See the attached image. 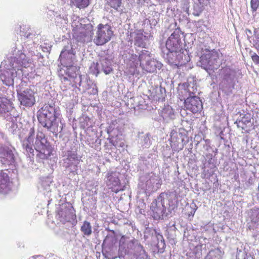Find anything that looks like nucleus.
I'll use <instances>...</instances> for the list:
<instances>
[{
    "instance_id": "1",
    "label": "nucleus",
    "mask_w": 259,
    "mask_h": 259,
    "mask_svg": "<svg viewBox=\"0 0 259 259\" xmlns=\"http://www.w3.org/2000/svg\"><path fill=\"white\" fill-rule=\"evenodd\" d=\"M129 61L130 68L133 69L130 71L131 75H134L137 72L138 64L145 73H153L156 70V61L148 51L143 50L138 55L132 54Z\"/></svg>"
},
{
    "instance_id": "10",
    "label": "nucleus",
    "mask_w": 259,
    "mask_h": 259,
    "mask_svg": "<svg viewBox=\"0 0 259 259\" xmlns=\"http://www.w3.org/2000/svg\"><path fill=\"white\" fill-rule=\"evenodd\" d=\"M165 46L168 51L184 50L179 30H175L170 35L166 40Z\"/></svg>"
},
{
    "instance_id": "28",
    "label": "nucleus",
    "mask_w": 259,
    "mask_h": 259,
    "mask_svg": "<svg viewBox=\"0 0 259 259\" xmlns=\"http://www.w3.org/2000/svg\"><path fill=\"white\" fill-rule=\"evenodd\" d=\"M245 33L247 36L248 38H250L252 36V31L249 29H246L245 30Z\"/></svg>"
},
{
    "instance_id": "2",
    "label": "nucleus",
    "mask_w": 259,
    "mask_h": 259,
    "mask_svg": "<svg viewBox=\"0 0 259 259\" xmlns=\"http://www.w3.org/2000/svg\"><path fill=\"white\" fill-rule=\"evenodd\" d=\"M57 118V111L53 106L45 104L38 111L37 119L40 124L53 133L58 132Z\"/></svg>"
},
{
    "instance_id": "13",
    "label": "nucleus",
    "mask_w": 259,
    "mask_h": 259,
    "mask_svg": "<svg viewBox=\"0 0 259 259\" xmlns=\"http://www.w3.org/2000/svg\"><path fill=\"white\" fill-rule=\"evenodd\" d=\"M106 184L109 189L115 193L123 190L121 189V183L119 178L113 172L108 173Z\"/></svg>"
},
{
    "instance_id": "35",
    "label": "nucleus",
    "mask_w": 259,
    "mask_h": 259,
    "mask_svg": "<svg viewBox=\"0 0 259 259\" xmlns=\"http://www.w3.org/2000/svg\"><path fill=\"white\" fill-rule=\"evenodd\" d=\"M124 146V143L123 142L120 143L119 145V147H123Z\"/></svg>"
},
{
    "instance_id": "26",
    "label": "nucleus",
    "mask_w": 259,
    "mask_h": 259,
    "mask_svg": "<svg viewBox=\"0 0 259 259\" xmlns=\"http://www.w3.org/2000/svg\"><path fill=\"white\" fill-rule=\"evenodd\" d=\"M35 130L33 127L30 128L29 133V136L26 140L31 142H33V136H34Z\"/></svg>"
},
{
    "instance_id": "36",
    "label": "nucleus",
    "mask_w": 259,
    "mask_h": 259,
    "mask_svg": "<svg viewBox=\"0 0 259 259\" xmlns=\"http://www.w3.org/2000/svg\"><path fill=\"white\" fill-rule=\"evenodd\" d=\"M70 157H71V158H72L73 159H75V158H76V155H74H74H71V156H70Z\"/></svg>"
},
{
    "instance_id": "29",
    "label": "nucleus",
    "mask_w": 259,
    "mask_h": 259,
    "mask_svg": "<svg viewBox=\"0 0 259 259\" xmlns=\"http://www.w3.org/2000/svg\"><path fill=\"white\" fill-rule=\"evenodd\" d=\"M112 71V69L110 67L104 69V72L106 74H108Z\"/></svg>"
},
{
    "instance_id": "24",
    "label": "nucleus",
    "mask_w": 259,
    "mask_h": 259,
    "mask_svg": "<svg viewBox=\"0 0 259 259\" xmlns=\"http://www.w3.org/2000/svg\"><path fill=\"white\" fill-rule=\"evenodd\" d=\"M232 70L230 68H225L223 70V78L224 81H228V79L231 75Z\"/></svg>"
},
{
    "instance_id": "5",
    "label": "nucleus",
    "mask_w": 259,
    "mask_h": 259,
    "mask_svg": "<svg viewBox=\"0 0 259 259\" xmlns=\"http://www.w3.org/2000/svg\"><path fill=\"white\" fill-rule=\"evenodd\" d=\"M219 54L214 50H208L200 58V66L207 72L213 71L219 66L218 61Z\"/></svg>"
},
{
    "instance_id": "14",
    "label": "nucleus",
    "mask_w": 259,
    "mask_h": 259,
    "mask_svg": "<svg viewBox=\"0 0 259 259\" xmlns=\"http://www.w3.org/2000/svg\"><path fill=\"white\" fill-rule=\"evenodd\" d=\"M12 182L9 175L3 170L0 171V192H6L10 189Z\"/></svg>"
},
{
    "instance_id": "4",
    "label": "nucleus",
    "mask_w": 259,
    "mask_h": 259,
    "mask_svg": "<svg viewBox=\"0 0 259 259\" xmlns=\"http://www.w3.org/2000/svg\"><path fill=\"white\" fill-rule=\"evenodd\" d=\"M17 75V71L12 61L3 62L0 66V79L7 86L13 85L14 78Z\"/></svg>"
},
{
    "instance_id": "32",
    "label": "nucleus",
    "mask_w": 259,
    "mask_h": 259,
    "mask_svg": "<svg viewBox=\"0 0 259 259\" xmlns=\"http://www.w3.org/2000/svg\"><path fill=\"white\" fill-rule=\"evenodd\" d=\"M254 35H256V34L257 35H259V28H256L254 29Z\"/></svg>"
},
{
    "instance_id": "3",
    "label": "nucleus",
    "mask_w": 259,
    "mask_h": 259,
    "mask_svg": "<svg viewBox=\"0 0 259 259\" xmlns=\"http://www.w3.org/2000/svg\"><path fill=\"white\" fill-rule=\"evenodd\" d=\"M34 147L38 152L37 156L42 159H47L53 151V148L42 132L37 134Z\"/></svg>"
},
{
    "instance_id": "23",
    "label": "nucleus",
    "mask_w": 259,
    "mask_h": 259,
    "mask_svg": "<svg viewBox=\"0 0 259 259\" xmlns=\"http://www.w3.org/2000/svg\"><path fill=\"white\" fill-rule=\"evenodd\" d=\"M250 7L251 11L253 13L255 12L259 8V0H251Z\"/></svg>"
},
{
    "instance_id": "11",
    "label": "nucleus",
    "mask_w": 259,
    "mask_h": 259,
    "mask_svg": "<svg viewBox=\"0 0 259 259\" xmlns=\"http://www.w3.org/2000/svg\"><path fill=\"white\" fill-rule=\"evenodd\" d=\"M184 106L187 110L194 113L201 111L202 104L200 99L196 96L187 98L184 102Z\"/></svg>"
},
{
    "instance_id": "19",
    "label": "nucleus",
    "mask_w": 259,
    "mask_h": 259,
    "mask_svg": "<svg viewBox=\"0 0 259 259\" xmlns=\"http://www.w3.org/2000/svg\"><path fill=\"white\" fill-rule=\"evenodd\" d=\"M80 231L85 236H89L92 233V228L91 223L87 221L83 222L80 227Z\"/></svg>"
},
{
    "instance_id": "34",
    "label": "nucleus",
    "mask_w": 259,
    "mask_h": 259,
    "mask_svg": "<svg viewBox=\"0 0 259 259\" xmlns=\"http://www.w3.org/2000/svg\"><path fill=\"white\" fill-rule=\"evenodd\" d=\"M220 89H222L223 90H224V87L223 82L220 83Z\"/></svg>"
},
{
    "instance_id": "16",
    "label": "nucleus",
    "mask_w": 259,
    "mask_h": 259,
    "mask_svg": "<svg viewBox=\"0 0 259 259\" xmlns=\"http://www.w3.org/2000/svg\"><path fill=\"white\" fill-rule=\"evenodd\" d=\"M93 34L92 29L81 27L79 28V32L76 33V38L78 41H85L87 40L91 39Z\"/></svg>"
},
{
    "instance_id": "9",
    "label": "nucleus",
    "mask_w": 259,
    "mask_h": 259,
    "mask_svg": "<svg viewBox=\"0 0 259 259\" xmlns=\"http://www.w3.org/2000/svg\"><path fill=\"white\" fill-rule=\"evenodd\" d=\"M17 94L18 100L21 105L30 107L35 104V93L31 89H26L24 91L17 90Z\"/></svg>"
},
{
    "instance_id": "30",
    "label": "nucleus",
    "mask_w": 259,
    "mask_h": 259,
    "mask_svg": "<svg viewBox=\"0 0 259 259\" xmlns=\"http://www.w3.org/2000/svg\"><path fill=\"white\" fill-rule=\"evenodd\" d=\"M155 236L157 237V239H163V236L159 233L157 232L155 230H154Z\"/></svg>"
},
{
    "instance_id": "18",
    "label": "nucleus",
    "mask_w": 259,
    "mask_h": 259,
    "mask_svg": "<svg viewBox=\"0 0 259 259\" xmlns=\"http://www.w3.org/2000/svg\"><path fill=\"white\" fill-rule=\"evenodd\" d=\"M14 160V155L11 151H6L0 156V161L5 165H10Z\"/></svg>"
},
{
    "instance_id": "20",
    "label": "nucleus",
    "mask_w": 259,
    "mask_h": 259,
    "mask_svg": "<svg viewBox=\"0 0 259 259\" xmlns=\"http://www.w3.org/2000/svg\"><path fill=\"white\" fill-rule=\"evenodd\" d=\"M71 5L75 6L79 9H83L87 7L89 4V0H71Z\"/></svg>"
},
{
    "instance_id": "27",
    "label": "nucleus",
    "mask_w": 259,
    "mask_h": 259,
    "mask_svg": "<svg viewBox=\"0 0 259 259\" xmlns=\"http://www.w3.org/2000/svg\"><path fill=\"white\" fill-rule=\"evenodd\" d=\"M252 60L256 64L259 65V56L254 53L251 56Z\"/></svg>"
},
{
    "instance_id": "12",
    "label": "nucleus",
    "mask_w": 259,
    "mask_h": 259,
    "mask_svg": "<svg viewBox=\"0 0 259 259\" xmlns=\"http://www.w3.org/2000/svg\"><path fill=\"white\" fill-rule=\"evenodd\" d=\"M185 136L183 134L172 133L170 136V146L175 150L179 151L184 148L186 143L184 142V137Z\"/></svg>"
},
{
    "instance_id": "15",
    "label": "nucleus",
    "mask_w": 259,
    "mask_h": 259,
    "mask_svg": "<svg viewBox=\"0 0 259 259\" xmlns=\"http://www.w3.org/2000/svg\"><path fill=\"white\" fill-rule=\"evenodd\" d=\"M13 109L12 102L9 99L0 98V114L4 115L11 112Z\"/></svg>"
},
{
    "instance_id": "21",
    "label": "nucleus",
    "mask_w": 259,
    "mask_h": 259,
    "mask_svg": "<svg viewBox=\"0 0 259 259\" xmlns=\"http://www.w3.org/2000/svg\"><path fill=\"white\" fill-rule=\"evenodd\" d=\"M33 143V142H31L27 140L23 142V148L28 153L32 154L34 152L33 149L32 148Z\"/></svg>"
},
{
    "instance_id": "37",
    "label": "nucleus",
    "mask_w": 259,
    "mask_h": 259,
    "mask_svg": "<svg viewBox=\"0 0 259 259\" xmlns=\"http://www.w3.org/2000/svg\"><path fill=\"white\" fill-rule=\"evenodd\" d=\"M61 61L62 62V63L65 64L64 60L62 58L61 59Z\"/></svg>"
},
{
    "instance_id": "25",
    "label": "nucleus",
    "mask_w": 259,
    "mask_h": 259,
    "mask_svg": "<svg viewBox=\"0 0 259 259\" xmlns=\"http://www.w3.org/2000/svg\"><path fill=\"white\" fill-rule=\"evenodd\" d=\"M251 218L253 223H257L259 222V210L253 212Z\"/></svg>"
},
{
    "instance_id": "17",
    "label": "nucleus",
    "mask_w": 259,
    "mask_h": 259,
    "mask_svg": "<svg viewBox=\"0 0 259 259\" xmlns=\"http://www.w3.org/2000/svg\"><path fill=\"white\" fill-rule=\"evenodd\" d=\"M147 38V37L143 34L141 30H138L136 33L135 45L139 47L145 48L146 46L145 40Z\"/></svg>"
},
{
    "instance_id": "7",
    "label": "nucleus",
    "mask_w": 259,
    "mask_h": 259,
    "mask_svg": "<svg viewBox=\"0 0 259 259\" xmlns=\"http://www.w3.org/2000/svg\"><path fill=\"white\" fill-rule=\"evenodd\" d=\"M166 60L169 65L177 67L182 66L189 61V57L184 53V50L168 51Z\"/></svg>"
},
{
    "instance_id": "6",
    "label": "nucleus",
    "mask_w": 259,
    "mask_h": 259,
    "mask_svg": "<svg viewBox=\"0 0 259 259\" xmlns=\"http://www.w3.org/2000/svg\"><path fill=\"white\" fill-rule=\"evenodd\" d=\"M94 43L97 46H102L109 41L114 35L112 27L109 24H99L97 27Z\"/></svg>"
},
{
    "instance_id": "8",
    "label": "nucleus",
    "mask_w": 259,
    "mask_h": 259,
    "mask_svg": "<svg viewBox=\"0 0 259 259\" xmlns=\"http://www.w3.org/2000/svg\"><path fill=\"white\" fill-rule=\"evenodd\" d=\"M60 75L61 79L64 81L68 79L72 80L73 83L72 86L80 87L81 84V75L76 73V68L71 65H66V69L60 70Z\"/></svg>"
},
{
    "instance_id": "31",
    "label": "nucleus",
    "mask_w": 259,
    "mask_h": 259,
    "mask_svg": "<svg viewBox=\"0 0 259 259\" xmlns=\"http://www.w3.org/2000/svg\"><path fill=\"white\" fill-rule=\"evenodd\" d=\"M108 140L109 141V143L112 145L113 146H116V144L115 143V142H114L113 140V137H109L108 138Z\"/></svg>"
},
{
    "instance_id": "33",
    "label": "nucleus",
    "mask_w": 259,
    "mask_h": 259,
    "mask_svg": "<svg viewBox=\"0 0 259 259\" xmlns=\"http://www.w3.org/2000/svg\"><path fill=\"white\" fill-rule=\"evenodd\" d=\"M196 208H194L193 210L191 212V213L189 214V216L192 215L194 216L195 212L196 211Z\"/></svg>"
},
{
    "instance_id": "22",
    "label": "nucleus",
    "mask_w": 259,
    "mask_h": 259,
    "mask_svg": "<svg viewBox=\"0 0 259 259\" xmlns=\"http://www.w3.org/2000/svg\"><path fill=\"white\" fill-rule=\"evenodd\" d=\"M108 4L111 8L117 10L121 5V0H108Z\"/></svg>"
}]
</instances>
